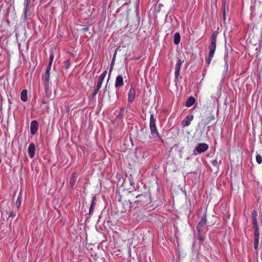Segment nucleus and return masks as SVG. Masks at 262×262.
<instances>
[{"instance_id":"nucleus-1","label":"nucleus","mask_w":262,"mask_h":262,"mask_svg":"<svg viewBox=\"0 0 262 262\" xmlns=\"http://www.w3.org/2000/svg\"><path fill=\"white\" fill-rule=\"evenodd\" d=\"M217 36V33L216 32H214L211 37V43L209 47V52L208 58L206 60V64L208 66L210 62L213 57L215 49H216V38Z\"/></svg>"},{"instance_id":"nucleus-2","label":"nucleus","mask_w":262,"mask_h":262,"mask_svg":"<svg viewBox=\"0 0 262 262\" xmlns=\"http://www.w3.org/2000/svg\"><path fill=\"white\" fill-rule=\"evenodd\" d=\"M136 198V200L135 201L128 200L130 207L135 204L144 206L147 204L149 201V195L147 193L137 194Z\"/></svg>"},{"instance_id":"nucleus-3","label":"nucleus","mask_w":262,"mask_h":262,"mask_svg":"<svg viewBox=\"0 0 262 262\" xmlns=\"http://www.w3.org/2000/svg\"><path fill=\"white\" fill-rule=\"evenodd\" d=\"M208 149V145L205 143H198L193 150V155H196L205 152Z\"/></svg>"},{"instance_id":"nucleus-4","label":"nucleus","mask_w":262,"mask_h":262,"mask_svg":"<svg viewBox=\"0 0 262 262\" xmlns=\"http://www.w3.org/2000/svg\"><path fill=\"white\" fill-rule=\"evenodd\" d=\"M50 70L51 68H50V67H47L45 75L43 76V81L45 84V88L46 90L49 87Z\"/></svg>"},{"instance_id":"nucleus-5","label":"nucleus","mask_w":262,"mask_h":262,"mask_svg":"<svg viewBox=\"0 0 262 262\" xmlns=\"http://www.w3.org/2000/svg\"><path fill=\"white\" fill-rule=\"evenodd\" d=\"M205 116L206 117L205 125L209 124L211 121L215 120V116L212 111H207L205 113Z\"/></svg>"},{"instance_id":"nucleus-6","label":"nucleus","mask_w":262,"mask_h":262,"mask_svg":"<svg viewBox=\"0 0 262 262\" xmlns=\"http://www.w3.org/2000/svg\"><path fill=\"white\" fill-rule=\"evenodd\" d=\"M206 215L205 214L204 215L200 221L199 222L198 226H197V231L198 233H200L202 230H203V227L206 225Z\"/></svg>"},{"instance_id":"nucleus-7","label":"nucleus","mask_w":262,"mask_h":262,"mask_svg":"<svg viewBox=\"0 0 262 262\" xmlns=\"http://www.w3.org/2000/svg\"><path fill=\"white\" fill-rule=\"evenodd\" d=\"M38 124L36 120H33L30 124V133L32 135L36 134L38 130Z\"/></svg>"},{"instance_id":"nucleus-8","label":"nucleus","mask_w":262,"mask_h":262,"mask_svg":"<svg viewBox=\"0 0 262 262\" xmlns=\"http://www.w3.org/2000/svg\"><path fill=\"white\" fill-rule=\"evenodd\" d=\"M136 91L132 86L130 89V90L128 93V101L129 102H132L135 99Z\"/></svg>"},{"instance_id":"nucleus-9","label":"nucleus","mask_w":262,"mask_h":262,"mask_svg":"<svg viewBox=\"0 0 262 262\" xmlns=\"http://www.w3.org/2000/svg\"><path fill=\"white\" fill-rule=\"evenodd\" d=\"M35 146L33 143L29 144L28 148V152L30 158H33L35 155Z\"/></svg>"},{"instance_id":"nucleus-10","label":"nucleus","mask_w":262,"mask_h":262,"mask_svg":"<svg viewBox=\"0 0 262 262\" xmlns=\"http://www.w3.org/2000/svg\"><path fill=\"white\" fill-rule=\"evenodd\" d=\"M106 74H107V71H105L103 72V73L102 74H101L99 76V78H98V80L97 84V86H96L97 88L100 89V88L102 86V84L103 82V80L106 75Z\"/></svg>"},{"instance_id":"nucleus-11","label":"nucleus","mask_w":262,"mask_h":262,"mask_svg":"<svg viewBox=\"0 0 262 262\" xmlns=\"http://www.w3.org/2000/svg\"><path fill=\"white\" fill-rule=\"evenodd\" d=\"M182 62L180 59H179L177 63L176 64L175 67V72H174V75H175V78L176 79H178L179 76L180 75V71L181 67Z\"/></svg>"},{"instance_id":"nucleus-12","label":"nucleus","mask_w":262,"mask_h":262,"mask_svg":"<svg viewBox=\"0 0 262 262\" xmlns=\"http://www.w3.org/2000/svg\"><path fill=\"white\" fill-rule=\"evenodd\" d=\"M193 119V116L192 115H188L186 116L185 119L182 121V125L183 126H188L190 124L191 121Z\"/></svg>"},{"instance_id":"nucleus-13","label":"nucleus","mask_w":262,"mask_h":262,"mask_svg":"<svg viewBox=\"0 0 262 262\" xmlns=\"http://www.w3.org/2000/svg\"><path fill=\"white\" fill-rule=\"evenodd\" d=\"M124 84V82H123V77L122 76L119 75H118L117 77H116V81H115V87L116 88H119L120 87H121L122 86H123Z\"/></svg>"},{"instance_id":"nucleus-14","label":"nucleus","mask_w":262,"mask_h":262,"mask_svg":"<svg viewBox=\"0 0 262 262\" xmlns=\"http://www.w3.org/2000/svg\"><path fill=\"white\" fill-rule=\"evenodd\" d=\"M150 130L151 135L152 138H159L160 139H161L162 140L161 137L159 135V134L158 132V129H157L156 126L150 127Z\"/></svg>"},{"instance_id":"nucleus-15","label":"nucleus","mask_w":262,"mask_h":262,"mask_svg":"<svg viewBox=\"0 0 262 262\" xmlns=\"http://www.w3.org/2000/svg\"><path fill=\"white\" fill-rule=\"evenodd\" d=\"M77 178L76 173L73 172L72 174V177L70 181V185L71 188H73L75 186V182Z\"/></svg>"},{"instance_id":"nucleus-16","label":"nucleus","mask_w":262,"mask_h":262,"mask_svg":"<svg viewBox=\"0 0 262 262\" xmlns=\"http://www.w3.org/2000/svg\"><path fill=\"white\" fill-rule=\"evenodd\" d=\"M195 101V100L193 97L191 96L189 97L186 103V106L188 107H191L194 104Z\"/></svg>"},{"instance_id":"nucleus-17","label":"nucleus","mask_w":262,"mask_h":262,"mask_svg":"<svg viewBox=\"0 0 262 262\" xmlns=\"http://www.w3.org/2000/svg\"><path fill=\"white\" fill-rule=\"evenodd\" d=\"M20 99L24 102H26L28 100L27 96V91L26 90H24L21 91L20 93Z\"/></svg>"},{"instance_id":"nucleus-18","label":"nucleus","mask_w":262,"mask_h":262,"mask_svg":"<svg viewBox=\"0 0 262 262\" xmlns=\"http://www.w3.org/2000/svg\"><path fill=\"white\" fill-rule=\"evenodd\" d=\"M259 236H254V244H253V246H254V250H255L256 251H257L258 250V244H259Z\"/></svg>"},{"instance_id":"nucleus-19","label":"nucleus","mask_w":262,"mask_h":262,"mask_svg":"<svg viewBox=\"0 0 262 262\" xmlns=\"http://www.w3.org/2000/svg\"><path fill=\"white\" fill-rule=\"evenodd\" d=\"M180 40H181V36H180V33H179L178 32L176 33L174 35V40H173L174 43L176 45H178L180 42Z\"/></svg>"},{"instance_id":"nucleus-20","label":"nucleus","mask_w":262,"mask_h":262,"mask_svg":"<svg viewBox=\"0 0 262 262\" xmlns=\"http://www.w3.org/2000/svg\"><path fill=\"white\" fill-rule=\"evenodd\" d=\"M156 125V118H155L154 115L152 114L150 116V122L149 127H155Z\"/></svg>"},{"instance_id":"nucleus-21","label":"nucleus","mask_w":262,"mask_h":262,"mask_svg":"<svg viewBox=\"0 0 262 262\" xmlns=\"http://www.w3.org/2000/svg\"><path fill=\"white\" fill-rule=\"evenodd\" d=\"M30 15V13L28 10V5H26L24 11V17L25 19H28L29 16Z\"/></svg>"},{"instance_id":"nucleus-22","label":"nucleus","mask_w":262,"mask_h":262,"mask_svg":"<svg viewBox=\"0 0 262 262\" xmlns=\"http://www.w3.org/2000/svg\"><path fill=\"white\" fill-rule=\"evenodd\" d=\"M95 196L93 197V199L91 202V205L90 207V209H89V214L90 215H91L93 213V212L94 211V207L95 205Z\"/></svg>"},{"instance_id":"nucleus-23","label":"nucleus","mask_w":262,"mask_h":262,"mask_svg":"<svg viewBox=\"0 0 262 262\" xmlns=\"http://www.w3.org/2000/svg\"><path fill=\"white\" fill-rule=\"evenodd\" d=\"M21 195L19 194V195L17 197V200L15 202V206L17 209H18L21 205Z\"/></svg>"},{"instance_id":"nucleus-24","label":"nucleus","mask_w":262,"mask_h":262,"mask_svg":"<svg viewBox=\"0 0 262 262\" xmlns=\"http://www.w3.org/2000/svg\"><path fill=\"white\" fill-rule=\"evenodd\" d=\"M116 53H115V54H114V55L113 56L112 62H111L110 69L109 74H108V77H110V76L111 75V73L112 72V69H113V66L114 65V62H115V58H116Z\"/></svg>"},{"instance_id":"nucleus-25","label":"nucleus","mask_w":262,"mask_h":262,"mask_svg":"<svg viewBox=\"0 0 262 262\" xmlns=\"http://www.w3.org/2000/svg\"><path fill=\"white\" fill-rule=\"evenodd\" d=\"M253 228L254 230V236H259L258 225H253Z\"/></svg>"},{"instance_id":"nucleus-26","label":"nucleus","mask_w":262,"mask_h":262,"mask_svg":"<svg viewBox=\"0 0 262 262\" xmlns=\"http://www.w3.org/2000/svg\"><path fill=\"white\" fill-rule=\"evenodd\" d=\"M53 59H54V54L53 53H51L50 55L49 63V64L47 67H50V68H51V65L52 64Z\"/></svg>"},{"instance_id":"nucleus-27","label":"nucleus","mask_w":262,"mask_h":262,"mask_svg":"<svg viewBox=\"0 0 262 262\" xmlns=\"http://www.w3.org/2000/svg\"><path fill=\"white\" fill-rule=\"evenodd\" d=\"M124 108H121L120 110L119 114L117 116V119L122 118L124 115Z\"/></svg>"},{"instance_id":"nucleus-28","label":"nucleus","mask_w":262,"mask_h":262,"mask_svg":"<svg viewBox=\"0 0 262 262\" xmlns=\"http://www.w3.org/2000/svg\"><path fill=\"white\" fill-rule=\"evenodd\" d=\"M256 160L258 164H261L262 162V157L259 154L256 156Z\"/></svg>"},{"instance_id":"nucleus-29","label":"nucleus","mask_w":262,"mask_h":262,"mask_svg":"<svg viewBox=\"0 0 262 262\" xmlns=\"http://www.w3.org/2000/svg\"><path fill=\"white\" fill-rule=\"evenodd\" d=\"M211 162L212 163V164L214 166H215V167H219V163H218V162L217 161L216 159H212L211 161Z\"/></svg>"},{"instance_id":"nucleus-30","label":"nucleus","mask_w":262,"mask_h":262,"mask_svg":"<svg viewBox=\"0 0 262 262\" xmlns=\"http://www.w3.org/2000/svg\"><path fill=\"white\" fill-rule=\"evenodd\" d=\"M99 90H100L99 89L96 88V89L94 90V91L92 95V97L93 98H94L96 96V95L99 92Z\"/></svg>"},{"instance_id":"nucleus-31","label":"nucleus","mask_w":262,"mask_h":262,"mask_svg":"<svg viewBox=\"0 0 262 262\" xmlns=\"http://www.w3.org/2000/svg\"><path fill=\"white\" fill-rule=\"evenodd\" d=\"M225 71H224V74L226 75L228 72V64L227 63V61L225 60V64L224 66Z\"/></svg>"},{"instance_id":"nucleus-32","label":"nucleus","mask_w":262,"mask_h":262,"mask_svg":"<svg viewBox=\"0 0 262 262\" xmlns=\"http://www.w3.org/2000/svg\"><path fill=\"white\" fill-rule=\"evenodd\" d=\"M15 216V214L12 211H10L8 213L9 217H14Z\"/></svg>"},{"instance_id":"nucleus-33","label":"nucleus","mask_w":262,"mask_h":262,"mask_svg":"<svg viewBox=\"0 0 262 262\" xmlns=\"http://www.w3.org/2000/svg\"><path fill=\"white\" fill-rule=\"evenodd\" d=\"M252 224H253V226L258 225L257 218H256V219L254 218V219H252Z\"/></svg>"},{"instance_id":"nucleus-34","label":"nucleus","mask_w":262,"mask_h":262,"mask_svg":"<svg viewBox=\"0 0 262 262\" xmlns=\"http://www.w3.org/2000/svg\"><path fill=\"white\" fill-rule=\"evenodd\" d=\"M257 217V212L256 211H254L252 213V218L253 219H256Z\"/></svg>"},{"instance_id":"nucleus-35","label":"nucleus","mask_w":262,"mask_h":262,"mask_svg":"<svg viewBox=\"0 0 262 262\" xmlns=\"http://www.w3.org/2000/svg\"><path fill=\"white\" fill-rule=\"evenodd\" d=\"M198 238L200 240H202L203 239L201 238V236H200L201 232L200 233L198 232Z\"/></svg>"},{"instance_id":"nucleus-36","label":"nucleus","mask_w":262,"mask_h":262,"mask_svg":"<svg viewBox=\"0 0 262 262\" xmlns=\"http://www.w3.org/2000/svg\"><path fill=\"white\" fill-rule=\"evenodd\" d=\"M225 12H224V17H225Z\"/></svg>"}]
</instances>
